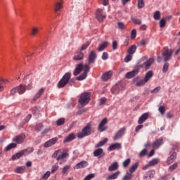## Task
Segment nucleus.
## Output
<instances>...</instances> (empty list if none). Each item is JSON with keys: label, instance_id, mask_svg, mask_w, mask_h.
<instances>
[{"label": "nucleus", "instance_id": "obj_1", "mask_svg": "<svg viewBox=\"0 0 180 180\" xmlns=\"http://www.w3.org/2000/svg\"><path fill=\"white\" fill-rule=\"evenodd\" d=\"M89 70H91V68H89V65L86 64L84 66V65H82V63H79V65H77L76 68L75 69V70L73 72V75L75 76H77L79 74H81V71L83 70L84 71L83 74H82L80 76L77 77V81H84V79H85V78H86L87 74H88Z\"/></svg>", "mask_w": 180, "mask_h": 180}, {"label": "nucleus", "instance_id": "obj_2", "mask_svg": "<svg viewBox=\"0 0 180 180\" xmlns=\"http://www.w3.org/2000/svg\"><path fill=\"white\" fill-rule=\"evenodd\" d=\"M75 83V79H71V73L70 72H66L61 79L58 82L57 86L58 88H64L67 84L70 85V86H72Z\"/></svg>", "mask_w": 180, "mask_h": 180}, {"label": "nucleus", "instance_id": "obj_3", "mask_svg": "<svg viewBox=\"0 0 180 180\" xmlns=\"http://www.w3.org/2000/svg\"><path fill=\"white\" fill-rule=\"evenodd\" d=\"M92 133H95V129L92 128V123L89 122L82 129V131L77 133L78 139H84L88 136H91Z\"/></svg>", "mask_w": 180, "mask_h": 180}, {"label": "nucleus", "instance_id": "obj_4", "mask_svg": "<svg viewBox=\"0 0 180 180\" xmlns=\"http://www.w3.org/2000/svg\"><path fill=\"white\" fill-rule=\"evenodd\" d=\"M172 53H174V51L169 50V49H168V46H165L163 48L162 56L163 57L165 63H167L169 61V60H171V58H172Z\"/></svg>", "mask_w": 180, "mask_h": 180}, {"label": "nucleus", "instance_id": "obj_5", "mask_svg": "<svg viewBox=\"0 0 180 180\" xmlns=\"http://www.w3.org/2000/svg\"><path fill=\"white\" fill-rule=\"evenodd\" d=\"M89 101H91V93L85 92L81 94L78 102L82 106H84V105H88Z\"/></svg>", "mask_w": 180, "mask_h": 180}, {"label": "nucleus", "instance_id": "obj_6", "mask_svg": "<svg viewBox=\"0 0 180 180\" xmlns=\"http://www.w3.org/2000/svg\"><path fill=\"white\" fill-rule=\"evenodd\" d=\"M60 153H61V149L56 150L53 155V157L56 158L57 161H60V160H64V158H67V157H69L70 155V154H68V149H65L62 154L58 155ZM57 155L58 156L57 157Z\"/></svg>", "mask_w": 180, "mask_h": 180}, {"label": "nucleus", "instance_id": "obj_7", "mask_svg": "<svg viewBox=\"0 0 180 180\" xmlns=\"http://www.w3.org/2000/svg\"><path fill=\"white\" fill-rule=\"evenodd\" d=\"M19 94V95H23L26 92V85L20 84L18 86L14 87L11 91V95H15V94Z\"/></svg>", "mask_w": 180, "mask_h": 180}, {"label": "nucleus", "instance_id": "obj_8", "mask_svg": "<svg viewBox=\"0 0 180 180\" xmlns=\"http://www.w3.org/2000/svg\"><path fill=\"white\" fill-rule=\"evenodd\" d=\"M96 18L99 22H103L106 18L105 13H103V10L101 8L97 9L96 12Z\"/></svg>", "mask_w": 180, "mask_h": 180}, {"label": "nucleus", "instance_id": "obj_9", "mask_svg": "<svg viewBox=\"0 0 180 180\" xmlns=\"http://www.w3.org/2000/svg\"><path fill=\"white\" fill-rule=\"evenodd\" d=\"M139 71H140V68L136 66L132 71L127 72L125 77L128 79L133 78V77H136L139 74Z\"/></svg>", "mask_w": 180, "mask_h": 180}, {"label": "nucleus", "instance_id": "obj_10", "mask_svg": "<svg viewBox=\"0 0 180 180\" xmlns=\"http://www.w3.org/2000/svg\"><path fill=\"white\" fill-rule=\"evenodd\" d=\"M25 139H26V136L24 134H21L15 136L13 139V141H14V143H17V144H22V143L25 141Z\"/></svg>", "mask_w": 180, "mask_h": 180}, {"label": "nucleus", "instance_id": "obj_11", "mask_svg": "<svg viewBox=\"0 0 180 180\" xmlns=\"http://www.w3.org/2000/svg\"><path fill=\"white\" fill-rule=\"evenodd\" d=\"M87 60L89 65L94 64V63H95V60H96V52H95V51H91L89 54Z\"/></svg>", "mask_w": 180, "mask_h": 180}, {"label": "nucleus", "instance_id": "obj_12", "mask_svg": "<svg viewBox=\"0 0 180 180\" xmlns=\"http://www.w3.org/2000/svg\"><path fill=\"white\" fill-rule=\"evenodd\" d=\"M57 141H58V138L57 137L52 138L51 139H50L49 141H46L44 143V147H45V148H49V147H51V146H54V144H56Z\"/></svg>", "mask_w": 180, "mask_h": 180}, {"label": "nucleus", "instance_id": "obj_13", "mask_svg": "<svg viewBox=\"0 0 180 180\" xmlns=\"http://www.w3.org/2000/svg\"><path fill=\"white\" fill-rule=\"evenodd\" d=\"M122 84H115V86H112L111 89V93L113 94L114 95H117L120 91L122 89Z\"/></svg>", "mask_w": 180, "mask_h": 180}, {"label": "nucleus", "instance_id": "obj_14", "mask_svg": "<svg viewBox=\"0 0 180 180\" xmlns=\"http://www.w3.org/2000/svg\"><path fill=\"white\" fill-rule=\"evenodd\" d=\"M84 56H85V54H84V53H82V51H80L76 52L75 53L73 60H75V61H81V60H84Z\"/></svg>", "mask_w": 180, "mask_h": 180}, {"label": "nucleus", "instance_id": "obj_15", "mask_svg": "<svg viewBox=\"0 0 180 180\" xmlns=\"http://www.w3.org/2000/svg\"><path fill=\"white\" fill-rule=\"evenodd\" d=\"M94 157H98V158H102L105 156V153H103V148H97L93 153Z\"/></svg>", "mask_w": 180, "mask_h": 180}, {"label": "nucleus", "instance_id": "obj_16", "mask_svg": "<svg viewBox=\"0 0 180 180\" xmlns=\"http://www.w3.org/2000/svg\"><path fill=\"white\" fill-rule=\"evenodd\" d=\"M106 123H108V119L104 118L98 124V129L100 130V131H105V130H107L108 127H103V126H105Z\"/></svg>", "mask_w": 180, "mask_h": 180}, {"label": "nucleus", "instance_id": "obj_17", "mask_svg": "<svg viewBox=\"0 0 180 180\" xmlns=\"http://www.w3.org/2000/svg\"><path fill=\"white\" fill-rule=\"evenodd\" d=\"M124 131H126V127L121 128L115 135L114 140H119V139H122L123 134H124Z\"/></svg>", "mask_w": 180, "mask_h": 180}, {"label": "nucleus", "instance_id": "obj_18", "mask_svg": "<svg viewBox=\"0 0 180 180\" xmlns=\"http://www.w3.org/2000/svg\"><path fill=\"white\" fill-rule=\"evenodd\" d=\"M154 61H155L154 58H150L148 60H147L144 63L145 70H150V68L151 67L152 64H154Z\"/></svg>", "mask_w": 180, "mask_h": 180}, {"label": "nucleus", "instance_id": "obj_19", "mask_svg": "<svg viewBox=\"0 0 180 180\" xmlns=\"http://www.w3.org/2000/svg\"><path fill=\"white\" fill-rule=\"evenodd\" d=\"M112 75H113V72L112 71H108L103 74L101 78L103 81H108L112 78Z\"/></svg>", "mask_w": 180, "mask_h": 180}, {"label": "nucleus", "instance_id": "obj_20", "mask_svg": "<svg viewBox=\"0 0 180 180\" xmlns=\"http://www.w3.org/2000/svg\"><path fill=\"white\" fill-rule=\"evenodd\" d=\"M122 148V143H115L109 146V151H113L115 150H120Z\"/></svg>", "mask_w": 180, "mask_h": 180}, {"label": "nucleus", "instance_id": "obj_21", "mask_svg": "<svg viewBox=\"0 0 180 180\" xmlns=\"http://www.w3.org/2000/svg\"><path fill=\"white\" fill-rule=\"evenodd\" d=\"M147 119H148V112H145L139 117L138 124H143V123H144Z\"/></svg>", "mask_w": 180, "mask_h": 180}, {"label": "nucleus", "instance_id": "obj_22", "mask_svg": "<svg viewBox=\"0 0 180 180\" xmlns=\"http://www.w3.org/2000/svg\"><path fill=\"white\" fill-rule=\"evenodd\" d=\"M86 167H88V162L82 161L75 165V169H79L81 168H85Z\"/></svg>", "mask_w": 180, "mask_h": 180}, {"label": "nucleus", "instance_id": "obj_23", "mask_svg": "<svg viewBox=\"0 0 180 180\" xmlns=\"http://www.w3.org/2000/svg\"><path fill=\"white\" fill-rule=\"evenodd\" d=\"M164 141L162 139H157L153 144V148H160V146H162Z\"/></svg>", "mask_w": 180, "mask_h": 180}, {"label": "nucleus", "instance_id": "obj_24", "mask_svg": "<svg viewBox=\"0 0 180 180\" xmlns=\"http://www.w3.org/2000/svg\"><path fill=\"white\" fill-rule=\"evenodd\" d=\"M119 169V163L117 162H115L111 164L108 167V171L112 172V171H116V169Z\"/></svg>", "mask_w": 180, "mask_h": 180}, {"label": "nucleus", "instance_id": "obj_25", "mask_svg": "<svg viewBox=\"0 0 180 180\" xmlns=\"http://www.w3.org/2000/svg\"><path fill=\"white\" fill-rule=\"evenodd\" d=\"M176 158V153L174 152L167 160V164L169 165V164H172L174 162V160Z\"/></svg>", "mask_w": 180, "mask_h": 180}, {"label": "nucleus", "instance_id": "obj_26", "mask_svg": "<svg viewBox=\"0 0 180 180\" xmlns=\"http://www.w3.org/2000/svg\"><path fill=\"white\" fill-rule=\"evenodd\" d=\"M119 175H120V172L117 171V172H116L115 173H112L110 176H108L107 177V179H108V180L117 179V177L119 176Z\"/></svg>", "mask_w": 180, "mask_h": 180}, {"label": "nucleus", "instance_id": "obj_27", "mask_svg": "<svg viewBox=\"0 0 180 180\" xmlns=\"http://www.w3.org/2000/svg\"><path fill=\"white\" fill-rule=\"evenodd\" d=\"M75 139V134H69L63 141V143H70V141H72V140Z\"/></svg>", "mask_w": 180, "mask_h": 180}, {"label": "nucleus", "instance_id": "obj_28", "mask_svg": "<svg viewBox=\"0 0 180 180\" xmlns=\"http://www.w3.org/2000/svg\"><path fill=\"white\" fill-rule=\"evenodd\" d=\"M44 94V89L41 88L39 90V91L34 95V101H37L40 96H41Z\"/></svg>", "mask_w": 180, "mask_h": 180}, {"label": "nucleus", "instance_id": "obj_29", "mask_svg": "<svg viewBox=\"0 0 180 180\" xmlns=\"http://www.w3.org/2000/svg\"><path fill=\"white\" fill-rule=\"evenodd\" d=\"M16 147H18V144L15 143H11L5 148V151H11V150L16 148Z\"/></svg>", "mask_w": 180, "mask_h": 180}, {"label": "nucleus", "instance_id": "obj_30", "mask_svg": "<svg viewBox=\"0 0 180 180\" xmlns=\"http://www.w3.org/2000/svg\"><path fill=\"white\" fill-rule=\"evenodd\" d=\"M154 75V73L153 71L150 70L148 72H146L144 79L146 82H148L150 81V79L153 78V76Z\"/></svg>", "mask_w": 180, "mask_h": 180}, {"label": "nucleus", "instance_id": "obj_31", "mask_svg": "<svg viewBox=\"0 0 180 180\" xmlns=\"http://www.w3.org/2000/svg\"><path fill=\"white\" fill-rule=\"evenodd\" d=\"M23 153L22 152V150H20V152L15 153V155H13L11 158V159L15 161V160H19V158L23 157Z\"/></svg>", "mask_w": 180, "mask_h": 180}, {"label": "nucleus", "instance_id": "obj_32", "mask_svg": "<svg viewBox=\"0 0 180 180\" xmlns=\"http://www.w3.org/2000/svg\"><path fill=\"white\" fill-rule=\"evenodd\" d=\"M63 8V2L61 1H58L55 4V7H54V11L55 12H58L60 9Z\"/></svg>", "mask_w": 180, "mask_h": 180}, {"label": "nucleus", "instance_id": "obj_33", "mask_svg": "<svg viewBox=\"0 0 180 180\" xmlns=\"http://www.w3.org/2000/svg\"><path fill=\"white\" fill-rule=\"evenodd\" d=\"M109 43L108 41H104L101 44L99 47L97 49L98 51H103L108 46Z\"/></svg>", "mask_w": 180, "mask_h": 180}, {"label": "nucleus", "instance_id": "obj_34", "mask_svg": "<svg viewBox=\"0 0 180 180\" xmlns=\"http://www.w3.org/2000/svg\"><path fill=\"white\" fill-rule=\"evenodd\" d=\"M21 151H22L23 155H27V154H30V153H33V151H34V148H28L24 149Z\"/></svg>", "mask_w": 180, "mask_h": 180}, {"label": "nucleus", "instance_id": "obj_35", "mask_svg": "<svg viewBox=\"0 0 180 180\" xmlns=\"http://www.w3.org/2000/svg\"><path fill=\"white\" fill-rule=\"evenodd\" d=\"M108 138H105L104 140L100 141L98 143H97L95 146L96 148H99V147H103V146H105L108 143Z\"/></svg>", "mask_w": 180, "mask_h": 180}, {"label": "nucleus", "instance_id": "obj_36", "mask_svg": "<svg viewBox=\"0 0 180 180\" xmlns=\"http://www.w3.org/2000/svg\"><path fill=\"white\" fill-rule=\"evenodd\" d=\"M137 168H139V162H136L132 166H131V167L129 168L130 174H133V172H135L137 170Z\"/></svg>", "mask_w": 180, "mask_h": 180}, {"label": "nucleus", "instance_id": "obj_37", "mask_svg": "<svg viewBox=\"0 0 180 180\" xmlns=\"http://www.w3.org/2000/svg\"><path fill=\"white\" fill-rule=\"evenodd\" d=\"M25 169H26V167L21 166V167H18L17 169H15L14 170V172H15L16 174H23V172L25 171Z\"/></svg>", "mask_w": 180, "mask_h": 180}, {"label": "nucleus", "instance_id": "obj_38", "mask_svg": "<svg viewBox=\"0 0 180 180\" xmlns=\"http://www.w3.org/2000/svg\"><path fill=\"white\" fill-rule=\"evenodd\" d=\"M137 48L136 47V45H132L129 49H128V53L131 56H133L136 53V50Z\"/></svg>", "mask_w": 180, "mask_h": 180}, {"label": "nucleus", "instance_id": "obj_39", "mask_svg": "<svg viewBox=\"0 0 180 180\" xmlns=\"http://www.w3.org/2000/svg\"><path fill=\"white\" fill-rule=\"evenodd\" d=\"M158 162H160V159L155 158L149 162V165L150 167H153L154 165H157Z\"/></svg>", "mask_w": 180, "mask_h": 180}, {"label": "nucleus", "instance_id": "obj_40", "mask_svg": "<svg viewBox=\"0 0 180 180\" xmlns=\"http://www.w3.org/2000/svg\"><path fill=\"white\" fill-rule=\"evenodd\" d=\"M65 123V118H60L56 121L57 126H63Z\"/></svg>", "mask_w": 180, "mask_h": 180}, {"label": "nucleus", "instance_id": "obj_41", "mask_svg": "<svg viewBox=\"0 0 180 180\" xmlns=\"http://www.w3.org/2000/svg\"><path fill=\"white\" fill-rule=\"evenodd\" d=\"M89 44H91V42L89 41H86L85 44H84L80 49V51H84V50H86L89 46Z\"/></svg>", "mask_w": 180, "mask_h": 180}, {"label": "nucleus", "instance_id": "obj_42", "mask_svg": "<svg viewBox=\"0 0 180 180\" xmlns=\"http://www.w3.org/2000/svg\"><path fill=\"white\" fill-rule=\"evenodd\" d=\"M39 33V28L37 27H32L31 30V34L32 36H36Z\"/></svg>", "mask_w": 180, "mask_h": 180}, {"label": "nucleus", "instance_id": "obj_43", "mask_svg": "<svg viewBox=\"0 0 180 180\" xmlns=\"http://www.w3.org/2000/svg\"><path fill=\"white\" fill-rule=\"evenodd\" d=\"M153 18L155 20H160V18H161V13H160V11L155 12Z\"/></svg>", "mask_w": 180, "mask_h": 180}, {"label": "nucleus", "instance_id": "obj_44", "mask_svg": "<svg viewBox=\"0 0 180 180\" xmlns=\"http://www.w3.org/2000/svg\"><path fill=\"white\" fill-rule=\"evenodd\" d=\"M43 124L41 123H39V124H37L35 127V131H41V130L43 129Z\"/></svg>", "mask_w": 180, "mask_h": 180}, {"label": "nucleus", "instance_id": "obj_45", "mask_svg": "<svg viewBox=\"0 0 180 180\" xmlns=\"http://www.w3.org/2000/svg\"><path fill=\"white\" fill-rule=\"evenodd\" d=\"M137 1H138L139 9H141L142 8H144L145 6L144 0H137Z\"/></svg>", "mask_w": 180, "mask_h": 180}, {"label": "nucleus", "instance_id": "obj_46", "mask_svg": "<svg viewBox=\"0 0 180 180\" xmlns=\"http://www.w3.org/2000/svg\"><path fill=\"white\" fill-rule=\"evenodd\" d=\"M131 162V160H130V158L125 160L122 163L124 168H127V167H129V165L130 164Z\"/></svg>", "mask_w": 180, "mask_h": 180}, {"label": "nucleus", "instance_id": "obj_47", "mask_svg": "<svg viewBox=\"0 0 180 180\" xmlns=\"http://www.w3.org/2000/svg\"><path fill=\"white\" fill-rule=\"evenodd\" d=\"M165 25H167V20L165 18H162L160 21V27H165Z\"/></svg>", "mask_w": 180, "mask_h": 180}, {"label": "nucleus", "instance_id": "obj_48", "mask_svg": "<svg viewBox=\"0 0 180 180\" xmlns=\"http://www.w3.org/2000/svg\"><path fill=\"white\" fill-rule=\"evenodd\" d=\"M176 168H178V163L175 162L169 167V171H170V172H172V171L176 169Z\"/></svg>", "mask_w": 180, "mask_h": 180}, {"label": "nucleus", "instance_id": "obj_49", "mask_svg": "<svg viewBox=\"0 0 180 180\" xmlns=\"http://www.w3.org/2000/svg\"><path fill=\"white\" fill-rule=\"evenodd\" d=\"M168 68H169V63L168 62H165L162 68L163 72H167V71H168Z\"/></svg>", "mask_w": 180, "mask_h": 180}, {"label": "nucleus", "instance_id": "obj_50", "mask_svg": "<svg viewBox=\"0 0 180 180\" xmlns=\"http://www.w3.org/2000/svg\"><path fill=\"white\" fill-rule=\"evenodd\" d=\"M51 172L50 171L46 172L41 177V179L47 180L50 177Z\"/></svg>", "mask_w": 180, "mask_h": 180}, {"label": "nucleus", "instance_id": "obj_51", "mask_svg": "<svg viewBox=\"0 0 180 180\" xmlns=\"http://www.w3.org/2000/svg\"><path fill=\"white\" fill-rule=\"evenodd\" d=\"M70 168H71V165H66L63 168L62 174H67L68 171L70 170Z\"/></svg>", "mask_w": 180, "mask_h": 180}, {"label": "nucleus", "instance_id": "obj_52", "mask_svg": "<svg viewBox=\"0 0 180 180\" xmlns=\"http://www.w3.org/2000/svg\"><path fill=\"white\" fill-rule=\"evenodd\" d=\"M146 81L145 80V79H143L141 80H139L137 83H136V86H141L143 85H144L145 84H146Z\"/></svg>", "mask_w": 180, "mask_h": 180}, {"label": "nucleus", "instance_id": "obj_53", "mask_svg": "<svg viewBox=\"0 0 180 180\" xmlns=\"http://www.w3.org/2000/svg\"><path fill=\"white\" fill-rule=\"evenodd\" d=\"M117 26H118V28L120 29V30H123V29L126 27V25H124V22H118Z\"/></svg>", "mask_w": 180, "mask_h": 180}, {"label": "nucleus", "instance_id": "obj_54", "mask_svg": "<svg viewBox=\"0 0 180 180\" xmlns=\"http://www.w3.org/2000/svg\"><path fill=\"white\" fill-rule=\"evenodd\" d=\"M131 58H133V55H130L129 53L125 57L124 62L129 63V61H131Z\"/></svg>", "mask_w": 180, "mask_h": 180}, {"label": "nucleus", "instance_id": "obj_55", "mask_svg": "<svg viewBox=\"0 0 180 180\" xmlns=\"http://www.w3.org/2000/svg\"><path fill=\"white\" fill-rule=\"evenodd\" d=\"M131 178H133V175L128 173L127 174L123 176L122 180H131Z\"/></svg>", "mask_w": 180, "mask_h": 180}, {"label": "nucleus", "instance_id": "obj_56", "mask_svg": "<svg viewBox=\"0 0 180 180\" xmlns=\"http://www.w3.org/2000/svg\"><path fill=\"white\" fill-rule=\"evenodd\" d=\"M132 22L134 25H141V20L138 18H132Z\"/></svg>", "mask_w": 180, "mask_h": 180}, {"label": "nucleus", "instance_id": "obj_57", "mask_svg": "<svg viewBox=\"0 0 180 180\" xmlns=\"http://www.w3.org/2000/svg\"><path fill=\"white\" fill-rule=\"evenodd\" d=\"M136 36H137V31L134 29L131 32V39H136Z\"/></svg>", "mask_w": 180, "mask_h": 180}, {"label": "nucleus", "instance_id": "obj_58", "mask_svg": "<svg viewBox=\"0 0 180 180\" xmlns=\"http://www.w3.org/2000/svg\"><path fill=\"white\" fill-rule=\"evenodd\" d=\"M102 60H108V58H109V54L108 53V52H104L103 53V55L101 56Z\"/></svg>", "mask_w": 180, "mask_h": 180}, {"label": "nucleus", "instance_id": "obj_59", "mask_svg": "<svg viewBox=\"0 0 180 180\" xmlns=\"http://www.w3.org/2000/svg\"><path fill=\"white\" fill-rule=\"evenodd\" d=\"M92 178H95V174H90L89 175H87L84 180H91L92 179Z\"/></svg>", "mask_w": 180, "mask_h": 180}, {"label": "nucleus", "instance_id": "obj_60", "mask_svg": "<svg viewBox=\"0 0 180 180\" xmlns=\"http://www.w3.org/2000/svg\"><path fill=\"white\" fill-rule=\"evenodd\" d=\"M58 169V165H53L52 168H51L52 174H54V172H56V171H57Z\"/></svg>", "mask_w": 180, "mask_h": 180}, {"label": "nucleus", "instance_id": "obj_61", "mask_svg": "<svg viewBox=\"0 0 180 180\" xmlns=\"http://www.w3.org/2000/svg\"><path fill=\"white\" fill-rule=\"evenodd\" d=\"M161 90V86H158L155 88L153 90H152L151 94H157V92H160Z\"/></svg>", "mask_w": 180, "mask_h": 180}, {"label": "nucleus", "instance_id": "obj_62", "mask_svg": "<svg viewBox=\"0 0 180 180\" xmlns=\"http://www.w3.org/2000/svg\"><path fill=\"white\" fill-rule=\"evenodd\" d=\"M159 112L161 113V115H164L165 113V107L160 106L159 108Z\"/></svg>", "mask_w": 180, "mask_h": 180}, {"label": "nucleus", "instance_id": "obj_63", "mask_svg": "<svg viewBox=\"0 0 180 180\" xmlns=\"http://www.w3.org/2000/svg\"><path fill=\"white\" fill-rule=\"evenodd\" d=\"M31 112L34 115H36V113H37V112H39V108H37V107H34V108H31Z\"/></svg>", "mask_w": 180, "mask_h": 180}, {"label": "nucleus", "instance_id": "obj_64", "mask_svg": "<svg viewBox=\"0 0 180 180\" xmlns=\"http://www.w3.org/2000/svg\"><path fill=\"white\" fill-rule=\"evenodd\" d=\"M112 50H117V41H112Z\"/></svg>", "mask_w": 180, "mask_h": 180}]
</instances>
